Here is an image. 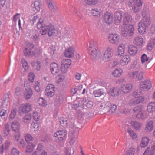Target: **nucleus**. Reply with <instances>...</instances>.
<instances>
[{
    "label": "nucleus",
    "mask_w": 155,
    "mask_h": 155,
    "mask_svg": "<svg viewBox=\"0 0 155 155\" xmlns=\"http://www.w3.org/2000/svg\"><path fill=\"white\" fill-rule=\"evenodd\" d=\"M35 78V75L32 72L28 74V79L31 82H33Z\"/></svg>",
    "instance_id": "774afa93"
},
{
    "label": "nucleus",
    "mask_w": 155,
    "mask_h": 155,
    "mask_svg": "<svg viewBox=\"0 0 155 155\" xmlns=\"http://www.w3.org/2000/svg\"><path fill=\"white\" fill-rule=\"evenodd\" d=\"M10 127L8 124H6L4 125V133L6 135H8L9 134L10 131Z\"/></svg>",
    "instance_id": "052dcab7"
},
{
    "label": "nucleus",
    "mask_w": 155,
    "mask_h": 155,
    "mask_svg": "<svg viewBox=\"0 0 155 155\" xmlns=\"http://www.w3.org/2000/svg\"><path fill=\"white\" fill-rule=\"evenodd\" d=\"M93 94L95 97H99L104 94V92L102 89H99L94 91Z\"/></svg>",
    "instance_id": "a18cd8bd"
},
{
    "label": "nucleus",
    "mask_w": 155,
    "mask_h": 155,
    "mask_svg": "<svg viewBox=\"0 0 155 155\" xmlns=\"http://www.w3.org/2000/svg\"><path fill=\"white\" fill-rule=\"evenodd\" d=\"M128 53L131 55H134L137 51V49L136 46L130 45L128 48Z\"/></svg>",
    "instance_id": "c756f323"
},
{
    "label": "nucleus",
    "mask_w": 155,
    "mask_h": 155,
    "mask_svg": "<svg viewBox=\"0 0 155 155\" xmlns=\"http://www.w3.org/2000/svg\"><path fill=\"white\" fill-rule=\"evenodd\" d=\"M151 84L149 80H145L141 82L140 85V88L144 92V91H147L151 87Z\"/></svg>",
    "instance_id": "6e6552de"
},
{
    "label": "nucleus",
    "mask_w": 155,
    "mask_h": 155,
    "mask_svg": "<svg viewBox=\"0 0 155 155\" xmlns=\"http://www.w3.org/2000/svg\"><path fill=\"white\" fill-rule=\"evenodd\" d=\"M25 140L28 144L32 143V141L33 140V137L29 134H27L25 136Z\"/></svg>",
    "instance_id": "8fccbe9b"
},
{
    "label": "nucleus",
    "mask_w": 155,
    "mask_h": 155,
    "mask_svg": "<svg viewBox=\"0 0 155 155\" xmlns=\"http://www.w3.org/2000/svg\"><path fill=\"white\" fill-rule=\"evenodd\" d=\"M122 18L124 24H127L132 19V17L127 12H123Z\"/></svg>",
    "instance_id": "f3484780"
},
{
    "label": "nucleus",
    "mask_w": 155,
    "mask_h": 155,
    "mask_svg": "<svg viewBox=\"0 0 155 155\" xmlns=\"http://www.w3.org/2000/svg\"><path fill=\"white\" fill-rule=\"evenodd\" d=\"M25 91L24 94V97L26 99H30L33 93L32 90L31 88V86L28 83H27L24 84Z\"/></svg>",
    "instance_id": "1a4fd4ad"
},
{
    "label": "nucleus",
    "mask_w": 155,
    "mask_h": 155,
    "mask_svg": "<svg viewBox=\"0 0 155 155\" xmlns=\"http://www.w3.org/2000/svg\"><path fill=\"white\" fill-rule=\"evenodd\" d=\"M7 98L4 97L2 103V106L3 107H5L8 105V96L7 95Z\"/></svg>",
    "instance_id": "680f3d73"
},
{
    "label": "nucleus",
    "mask_w": 155,
    "mask_h": 155,
    "mask_svg": "<svg viewBox=\"0 0 155 155\" xmlns=\"http://www.w3.org/2000/svg\"><path fill=\"white\" fill-rule=\"evenodd\" d=\"M143 26L148 28L151 23V21L149 18L144 17L140 22Z\"/></svg>",
    "instance_id": "c85d7f7f"
},
{
    "label": "nucleus",
    "mask_w": 155,
    "mask_h": 155,
    "mask_svg": "<svg viewBox=\"0 0 155 155\" xmlns=\"http://www.w3.org/2000/svg\"><path fill=\"white\" fill-rule=\"evenodd\" d=\"M124 52V46L123 44L120 45L118 47L117 55L119 56H122Z\"/></svg>",
    "instance_id": "ea45409f"
},
{
    "label": "nucleus",
    "mask_w": 155,
    "mask_h": 155,
    "mask_svg": "<svg viewBox=\"0 0 155 155\" xmlns=\"http://www.w3.org/2000/svg\"><path fill=\"white\" fill-rule=\"evenodd\" d=\"M121 34L123 36H132L134 33V28L132 25L124 24L121 28Z\"/></svg>",
    "instance_id": "20e7f679"
},
{
    "label": "nucleus",
    "mask_w": 155,
    "mask_h": 155,
    "mask_svg": "<svg viewBox=\"0 0 155 155\" xmlns=\"http://www.w3.org/2000/svg\"><path fill=\"white\" fill-rule=\"evenodd\" d=\"M60 122L61 125L64 127H66L68 125H70L67 119L61 117L60 118Z\"/></svg>",
    "instance_id": "72a5a7b5"
},
{
    "label": "nucleus",
    "mask_w": 155,
    "mask_h": 155,
    "mask_svg": "<svg viewBox=\"0 0 155 155\" xmlns=\"http://www.w3.org/2000/svg\"><path fill=\"white\" fill-rule=\"evenodd\" d=\"M134 5L133 8L134 12H137L140 11L141 8L142 3L140 0H134Z\"/></svg>",
    "instance_id": "2eb2a0df"
},
{
    "label": "nucleus",
    "mask_w": 155,
    "mask_h": 155,
    "mask_svg": "<svg viewBox=\"0 0 155 155\" xmlns=\"http://www.w3.org/2000/svg\"><path fill=\"white\" fill-rule=\"evenodd\" d=\"M65 153L66 155H75L74 154V149L72 147L66 149Z\"/></svg>",
    "instance_id": "5fc2aeb1"
},
{
    "label": "nucleus",
    "mask_w": 155,
    "mask_h": 155,
    "mask_svg": "<svg viewBox=\"0 0 155 155\" xmlns=\"http://www.w3.org/2000/svg\"><path fill=\"white\" fill-rule=\"evenodd\" d=\"M28 144V145L26 147V153L31 152L32 151L33 148L35 147V146L32 143Z\"/></svg>",
    "instance_id": "13d9d810"
},
{
    "label": "nucleus",
    "mask_w": 155,
    "mask_h": 155,
    "mask_svg": "<svg viewBox=\"0 0 155 155\" xmlns=\"http://www.w3.org/2000/svg\"><path fill=\"white\" fill-rule=\"evenodd\" d=\"M99 50H95L91 52H88L90 57L92 59L96 58L98 55L99 54Z\"/></svg>",
    "instance_id": "de8ad7c7"
},
{
    "label": "nucleus",
    "mask_w": 155,
    "mask_h": 155,
    "mask_svg": "<svg viewBox=\"0 0 155 155\" xmlns=\"http://www.w3.org/2000/svg\"><path fill=\"white\" fill-rule=\"evenodd\" d=\"M143 93V91L139 88V89L135 90L133 93V96L135 98L140 97V95Z\"/></svg>",
    "instance_id": "4c0bfd02"
},
{
    "label": "nucleus",
    "mask_w": 155,
    "mask_h": 155,
    "mask_svg": "<svg viewBox=\"0 0 155 155\" xmlns=\"http://www.w3.org/2000/svg\"><path fill=\"white\" fill-rule=\"evenodd\" d=\"M91 11V13L93 16L97 17H100L103 12L102 10L97 8L92 9Z\"/></svg>",
    "instance_id": "5701e85b"
},
{
    "label": "nucleus",
    "mask_w": 155,
    "mask_h": 155,
    "mask_svg": "<svg viewBox=\"0 0 155 155\" xmlns=\"http://www.w3.org/2000/svg\"><path fill=\"white\" fill-rule=\"evenodd\" d=\"M122 72V70L120 68H117L112 72V74L114 77L117 78L121 75Z\"/></svg>",
    "instance_id": "c03bdc74"
},
{
    "label": "nucleus",
    "mask_w": 155,
    "mask_h": 155,
    "mask_svg": "<svg viewBox=\"0 0 155 155\" xmlns=\"http://www.w3.org/2000/svg\"><path fill=\"white\" fill-rule=\"evenodd\" d=\"M54 90H52L51 89V91L48 90H45V93L46 95L49 97H51L54 95Z\"/></svg>",
    "instance_id": "6e6d98bb"
},
{
    "label": "nucleus",
    "mask_w": 155,
    "mask_h": 155,
    "mask_svg": "<svg viewBox=\"0 0 155 155\" xmlns=\"http://www.w3.org/2000/svg\"><path fill=\"white\" fill-rule=\"evenodd\" d=\"M61 70L63 73H65L67 69L71 64V60L68 59H64L61 61Z\"/></svg>",
    "instance_id": "423d86ee"
},
{
    "label": "nucleus",
    "mask_w": 155,
    "mask_h": 155,
    "mask_svg": "<svg viewBox=\"0 0 155 155\" xmlns=\"http://www.w3.org/2000/svg\"><path fill=\"white\" fill-rule=\"evenodd\" d=\"M67 133L65 131H59L54 133V138L55 141L62 146L64 143V140L66 138Z\"/></svg>",
    "instance_id": "7ed1b4c3"
},
{
    "label": "nucleus",
    "mask_w": 155,
    "mask_h": 155,
    "mask_svg": "<svg viewBox=\"0 0 155 155\" xmlns=\"http://www.w3.org/2000/svg\"><path fill=\"white\" fill-rule=\"evenodd\" d=\"M103 19L105 23L109 24H111L113 21V15L110 13L106 12L104 14Z\"/></svg>",
    "instance_id": "4468645a"
},
{
    "label": "nucleus",
    "mask_w": 155,
    "mask_h": 155,
    "mask_svg": "<svg viewBox=\"0 0 155 155\" xmlns=\"http://www.w3.org/2000/svg\"><path fill=\"white\" fill-rule=\"evenodd\" d=\"M139 28L138 31L140 33L143 34L146 32V30L147 28L145 26H143L140 23H139L138 25Z\"/></svg>",
    "instance_id": "e433bc0d"
},
{
    "label": "nucleus",
    "mask_w": 155,
    "mask_h": 155,
    "mask_svg": "<svg viewBox=\"0 0 155 155\" xmlns=\"http://www.w3.org/2000/svg\"><path fill=\"white\" fill-rule=\"evenodd\" d=\"M87 49L88 52L98 50L96 43L94 42H91L89 44Z\"/></svg>",
    "instance_id": "393cba45"
},
{
    "label": "nucleus",
    "mask_w": 155,
    "mask_h": 155,
    "mask_svg": "<svg viewBox=\"0 0 155 155\" xmlns=\"http://www.w3.org/2000/svg\"><path fill=\"white\" fill-rule=\"evenodd\" d=\"M133 42L135 45L141 47L143 45V40L141 36H137L134 38Z\"/></svg>",
    "instance_id": "412c9836"
},
{
    "label": "nucleus",
    "mask_w": 155,
    "mask_h": 155,
    "mask_svg": "<svg viewBox=\"0 0 155 155\" xmlns=\"http://www.w3.org/2000/svg\"><path fill=\"white\" fill-rule=\"evenodd\" d=\"M11 127L12 130L15 132H18L20 127V124L18 122L15 121L11 124Z\"/></svg>",
    "instance_id": "7c9ffc66"
},
{
    "label": "nucleus",
    "mask_w": 155,
    "mask_h": 155,
    "mask_svg": "<svg viewBox=\"0 0 155 155\" xmlns=\"http://www.w3.org/2000/svg\"><path fill=\"white\" fill-rule=\"evenodd\" d=\"M85 3L89 5H94L98 3V0H84Z\"/></svg>",
    "instance_id": "37998d69"
},
{
    "label": "nucleus",
    "mask_w": 155,
    "mask_h": 155,
    "mask_svg": "<svg viewBox=\"0 0 155 155\" xmlns=\"http://www.w3.org/2000/svg\"><path fill=\"white\" fill-rule=\"evenodd\" d=\"M63 98L64 96L62 94H59L57 96L55 102L57 105L59 106L62 103Z\"/></svg>",
    "instance_id": "f704fd0d"
},
{
    "label": "nucleus",
    "mask_w": 155,
    "mask_h": 155,
    "mask_svg": "<svg viewBox=\"0 0 155 155\" xmlns=\"http://www.w3.org/2000/svg\"><path fill=\"white\" fill-rule=\"evenodd\" d=\"M135 98V99H133L130 101V104L131 105L142 103L144 101V97L143 96H140Z\"/></svg>",
    "instance_id": "6ab92c4d"
},
{
    "label": "nucleus",
    "mask_w": 155,
    "mask_h": 155,
    "mask_svg": "<svg viewBox=\"0 0 155 155\" xmlns=\"http://www.w3.org/2000/svg\"><path fill=\"white\" fill-rule=\"evenodd\" d=\"M132 127L136 130H139L141 127V124L136 121H132L131 123Z\"/></svg>",
    "instance_id": "c9c22d12"
},
{
    "label": "nucleus",
    "mask_w": 155,
    "mask_h": 155,
    "mask_svg": "<svg viewBox=\"0 0 155 155\" xmlns=\"http://www.w3.org/2000/svg\"><path fill=\"white\" fill-rule=\"evenodd\" d=\"M129 77L136 81H139L142 79L143 77V73L142 71H137L131 72L129 73Z\"/></svg>",
    "instance_id": "0eeeda50"
},
{
    "label": "nucleus",
    "mask_w": 155,
    "mask_h": 155,
    "mask_svg": "<svg viewBox=\"0 0 155 155\" xmlns=\"http://www.w3.org/2000/svg\"><path fill=\"white\" fill-rule=\"evenodd\" d=\"M155 46V38L150 40V43L147 45V48L148 50H151Z\"/></svg>",
    "instance_id": "a19ab883"
},
{
    "label": "nucleus",
    "mask_w": 155,
    "mask_h": 155,
    "mask_svg": "<svg viewBox=\"0 0 155 155\" xmlns=\"http://www.w3.org/2000/svg\"><path fill=\"white\" fill-rule=\"evenodd\" d=\"M112 55V48H108L105 51L103 55V59L105 61H108L110 60Z\"/></svg>",
    "instance_id": "f8f14e48"
},
{
    "label": "nucleus",
    "mask_w": 155,
    "mask_h": 155,
    "mask_svg": "<svg viewBox=\"0 0 155 155\" xmlns=\"http://www.w3.org/2000/svg\"><path fill=\"white\" fill-rule=\"evenodd\" d=\"M147 111L149 113H152L155 111V101L150 102L147 106Z\"/></svg>",
    "instance_id": "2f4dec72"
},
{
    "label": "nucleus",
    "mask_w": 155,
    "mask_h": 155,
    "mask_svg": "<svg viewBox=\"0 0 155 155\" xmlns=\"http://www.w3.org/2000/svg\"><path fill=\"white\" fill-rule=\"evenodd\" d=\"M130 60V57L128 55H126L124 56H122L120 60V64L123 66L127 65Z\"/></svg>",
    "instance_id": "4be33fe9"
},
{
    "label": "nucleus",
    "mask_w": 155,
    "mask_h": 155,
    "mask_svg": "<svg viewBox=\"0 0 155 155\" xmlns=\"http://www.w3.org/2000/svg\"><path fill=\"white\" fill-rule=\"evenodd\" d=\"M99 107L104 113L108 111L113 113L115 112L117 109L116 105L114 104H111V103L109 101L101 103Z\"/></svg>",
    "instance_id": "f03ea898"
},
{
    "label": "nucleus",
    "mask_w": 155,
    "mask_h": 155,
    "mask_svg": "<svg viewBox=\"0 0 155 155\" xmlns=\"http://www.w3.org/2000/svg\"><path fill=\"white\" fill-rule=\"evenodd\" d=\"M146 115L145 112L144 110L142 109L141 110H140L138 112L136 115L137 117L140 119H143L145 117Z\"/></svg>",
    "instance_id": "603ef678"
},
{
    "label": "nucleus",
    "mask_w": 155,
    "mask_h": 155,
    "mask_svg": "<svg viewBox=\"0 0 155 155\" xmlns=\"http://www.w3.org/2000/svg\"><path fill=\"white\" fill-rule=\"evenodd\" d=\"M31 115L29 114H28L24 117L23 121L24 123H27L31 120Z\"/></svg>",
    "instance_id": "338daca9"
},
{
    "label": "nucleus",
    "mask_w": 155,
    "mask_h": 155,
    "mask_svg": "<svg viewBox=\"0 0 155 155\" xmlns=\"http://www.w3.org/2000/svg\"><path fill=\"white\" fill-rule=\"evenodd\" d=\"M34 88L37 92H40L42 89V85L41 83L39 82L38 81H37L35 82L34 85Z\"/></svg>",
    "instance_id": "79ce46f5"
},
{
    "label": "nucleus",
    "mask_w": 155,
    "mask_h": 155,
    "mask_svg": "<svg viewBox=\"0 0 155 155\" xmlns=\"http://www.w3.org/2000/svg\"><path fill=\"white\" fill-rule=\"evenodd\" d=\"M18 145L20 148H24L26 147V144L25 143L24 140L22 139H21L19 140L18 143Z\"/></svg>",
    "instance_id": "69168bd1"
},
{
    "label": "nucleus",
    "mask_w": 155,
    "mask_h": 155,
    "mask_svg": "<svg viewBox=\"0 0 155 155\" xmlns=\"http://www.w3.org/2000/svg\"><path fill=\"white\" fill-rule=\"evenodd\" d=\"M41 51L39 48H36L32 52V55L40 56L41 54Z\"/></svg>",
    "instance_id": "3c124183"
},
{
    "label": "nucleus",
    "mask_w": 155,
    "mask_h": 155,
    "mask_svg": "<svg viewBox=\"0 0 155 155\" xmlns=\"http://www.w3.org/2000/svg\"><path fill=\"white\" fill-rule=\"evenodd\" d=\"M29 36L34 41H37L39 39V36L38 34V31L36 30L31 31L30 33Z\"/></svg>",
    "instance_id": "cd10ccee"
},
{
    "label": "nucleus",
    "mask_w": 155,
    "mask_h": 155,
    "mask_svg": "<svg viewBox=\"0 0 155 155\" xmlns=\"http://www.w3.org/2000/svg\"><path fill=\"white\" fill-rule=\"evenodd\" d=\"M132 87V85L130 84H124L121 86L122 91L124 93L129 92Z\"/></svg>",
    "instance_id": "bb28decb"
},
{
    "label": "nucleus",
    "mask_w": 155,
    "mask_h": 155,
    "mask_svg": "<svg viewBox=\"0 0 155 155\" xmlns=\"http://www.w3.org/2000/svg\"><path fill=\"white\" fill-rule=\"evenodd\" d=\"M31 50L27 48H25L23 50V52L25 55L26 56H29L32 55Z\"/></svg>",
    "instance_id": "bf43d9fd"
},
{
    "label": "nucleus",
    "mask_w": 155,
    "mask_h": 155,
    "mask_svg": "<svg viewBox=\"0 0 155 155\" xmlns=\"http://www.w3.org/2000/svg\"><path fill=\"white\" fill-rule=\"evenodd\" d=\"M48 7L50 10L52 12H56L58 9L56 4L52 0H47V1Z\"/></svg>",
    "instance_id": "ddd939ff"
},
{
    "label": "nucleus",
    "mask_w": 155,
    "mask_h": 155,
    "mask_svg": "<svg viewBox=\"0 0 155 155\" xmlns=\"http://www.w3.org/2000/svg\"><path fill=\"white\" fill-rule=\"evenodd\" d=\"M123 12H117L114 14L115 22L117 24L120 23L122 18Z\"/></svg>",
    "instance_id": "b1692460"
},
{
    "label": "nucleus",
    "mask_w": 155,
    "mask_h": 155,
    "mask_svg": "<svg viewBox=\"0 0 155 155\" xmlns=\"http://www.w3.org/2000/svg\"><path fill=\"white\" fill-rule=\"evenodd\" d=\"M120 38L119 35L115 33L110 34L108 39L109 41L111 43L117 45L119 42Z\"/></svg>",
    "instance_id": "9b49d317"
},
{
    "label": "nucleus",
    "mask_w": 155,
    "mask_h": 155,
    "mask_svg": "<svg viewBox=\"0 0 155 155\" xmlns=\"http://www.w3.org/2000/svg\"><path fill=\"white\" fill-rule=\"evenodd\" d=\"M21 62L23 67L25 69V70L26 71L28 70L29 68V67L27 62L25 60V59H22L21 60Z\"/></svg>",
    "instance_id": "0e129e2a"
},
{
    "label": "nucleus",
    "mask_w": 155,
    "mask_h": 155,
    "mask_svg": "<svg viewBox=\"0 0 155 155\" xmlns=\"http://www.w3.org/2000/svg\"><path fill=\"white\" fill-rule=\"evenodd\" d=\"M65 56L68 58H71L74 55V50L73 48L71 47H69L65 51Z\"/></svg>",
    "instance_id": "a878e982"
},
{
    "label": "nucleus",
    "mask_w": 155,
    "mask_h": 155,
    "mask_svg": "<svg viewBox=\"0 0 155 155\" xmlns=\"http://www.w3.org/2000/svg\"><path fill=\"white\" fill-rule=\"evenodd\" d=\"M149 141V140L147 137H143L141 143V147H146L148 144Z\"/></svg>",
    "instance_id": "49530a36"
},
{
    "label": "nucleus",
    "mask_w": 155,
    "mask_h": 155,
    "mask_svg": "<svg viewBox=\"0 0 155 155\" xmlns=\"http://www.w3.org/2000/svg\"><path fill=\"white\" fill-rule=\"evenodd\" d=\"M40 32L43 35H45L47 33L49 36H57L59 33L58 30L49 22L44 23V26L41 29Z\"/></svg>",
    "instance_id": "f257e3e1"
},
{
    "label": "nucleus",
    "mask_w": 155,
    "mask_h": 155,
    "mask_svg": "<svg viewBox=\"0 0 155 155\" xmlns=\"http://www.w3.org/2000/svg\"><path fill=\"white\" fill-rule=\"evenodd\" d=\"M50 70L53 74H58L59 71V69L57 64L55 62H53L50 64Z\"/></svg>",
    "instance_id": "dca6fc26"
},
{
    "label": "nucleus",
    "mask_w": 155,
    "mask_h": 155,
    "mask_svg": "<svg viewBox=\"0 0 155 155\" xmlns=\"http://www.w3.org/2000/svg\"><path fill=\"white\" fill-rule=\"evenodd\" d=\"M41 5L40 1H36L31 5L33 10L36 12H38L40 10Z\"/></svg>",
    "instance_id": "a211bd4d"
},
{
    "label": "nucleus",
    "mask_w": 155,
    "mask_h": 155,
    "mask_svg": "<svg viewBox=\"0 0 155 155\" xmlns=\"http://www.w3.org/2000/svg\"><path fill=\"white\" fill-rule=\"evenodd\" d=\"M36 22H37L36 25L38 29L42 28L44 26V23H46L45 21H44L43 19H40L39 16L38 15H34L30 21L32 25H34Z\"/></svg>",
    "instance_id": "39448f33"
},
{
    "label": "nucleus",
    "mask_w": 155,
    "mask_h": 155,
    "mask_svg": "<svg viewBox=\"0 0 155 155\" xmlns=\"http://www.w3.org/2000/svg\"><path fill=\"white\" fill-rule=\"evenodd\" d=\"M127 132L129 133L130 137L133 139H135L137 138V135L133 130L130 129H128L127 130Z\"/></svg>",
    "instance_id": "864d4df0"
},
{
    "label": "nucleus",
    "mask_w": 155,
    "mask_h": 155,
    "mask_svg": "<svg viewBox=\"0 0 155 155\" xmlns=\"http://www.w3.org/2000/svg\"><path fill=\"white\" fill-rule=\"evenodd\" d=\"M149 150V149L147 148L144 152L143 155H148V154L149 153H150V155H153L154 153L155 150V146H153L151 147L150 151Z\"/></svg>",
    "instance_id": "58836bf2"
},
{
    "label": "nucleus",
    "mask_w": 155,
    "mask_h": 155,
    "mask_svg": "<svg viewBox=\"0 0 155 155\" xmlns=\"http://www.w3.org/2000/svg\"><path fill=\"white\" fill-rule=\"evenodd\" d=\"M31 110V106L30 104L26 103L20 105L19 109V112L23 113H27Z\"/></svg>",
    "instance_id": "9d476101"
},
{
    "label": "nucleus",
    "mask_w": 155,
    "mask_h": 155,
    "mask_svg": "<svg viewBox=\"0 0 155 155\" xmlns=\"http://www.w3.org/2000/svg\"><path fill=\"white\" fill-rule=\"evenodd\" d=\"M153 121H150L146 124L145 130L147 132H151L153 130Z\"/></svg>",
    "instance_id": "473e14b6"
},
{
    "label": "nucleus",
    "mask_w": 155,
    "mask_h": 155,
    "mask_svg": "<svg viewBox=\"0 0 155 155\" xmlns=\"http://www.w3.org/2000/svg\"><path fill=\"white\" fill-rule=\"evenodd\" d=\"M38 104L42 106H45L47 105V101L46 100L43 98L41 97L39 99L38 101Z\"/></svg>",
    "instance_id": "4d7b16f0"
},
{
    "label": "nucleus",
    "mask_w": 155,
    "mask_h": 155,
    "mask_svg": "<svg viewBox=\"0 0 155 155\" xmlns=\"http://www.w3.org/2000/svg\"><path fill=\"white\" fill-rule=\"evenodd\" d=\"M109 93L112 96H117L121 93V91L118 87L113 88L110 89Z\"/></svg>",
    "instance_id": "aec40b11"
},
{
    "label": "nucleus",
    "mask_w": 155,
    "mask_h": 155,
    "mask_svg": "<svg viewBox=\"0 0 155 155\" xmlns=\"http://www.w3.org/2000/svg\"><path fill=\"white\" fill-rule=\"evenodd\" d=\"M136 149L134 147L129 148L125 152V155H134Z\"/></svg>",
    "instance_id": "09e8293b"
},
{
    "label": "nucleus",
    "mask_w": 155,
    "mask_h": 155,
    "mask_svg": "<svg viewBox=\"0 0 155 155\" xmlns=\"http://www.w3.org/2000/svg\"><path fill=\"white\" fill-rule=\"evenodd\" d=\"M142 109H143L141 105H139V106H136L134 107L133 109V110L134 112L138 113L140 110H141Z\"/></svg>",
    "instance_id": "e2e57ef3"
}]
</instances>
